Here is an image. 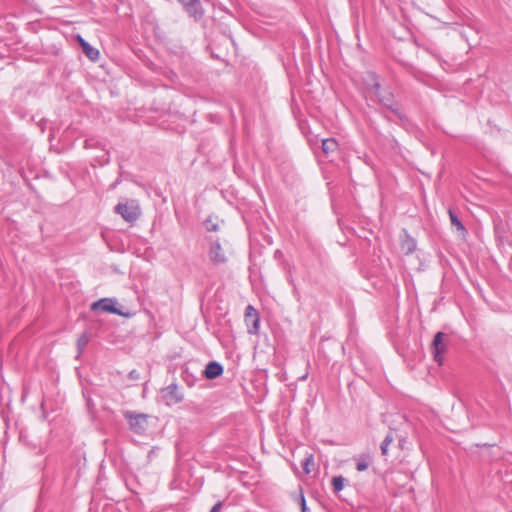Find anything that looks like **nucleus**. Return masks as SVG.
I'll return each mask as SVG.
<instances>
[{
	"label": "nucleus",
	"instance_id": "aec40b11",
	"mask_svg": "<svg viewBox=\"0 0 512 512\" xmlns=\"http://www.w3.org/2000/svg\"><path fill=\"white\" fill-rule=\"evenodd\" d=\"M205 228L209 232H215L218 230V224L214 222L212 219H207L204 223Z\"/></svg>",
	"mask_w": 512,
	"mask_h": 512
},
{
	"label": "nucleus",
	"instance_id": "393cba45",
	"mask_svg": "<svg viewBox=\"0 0 512 512\" xmlns=\"http://www.w3.org/2000/svg\"><path fill=\"white\" fill-rule=\"evenodd\" d=\"M512 512V511H511Z\"/></svg>",
	"mask_w": 512,
	"mask_h": 512
},
{
	"label": "nucleus",
	"instance_id": "6ab92c4d",
	"mask_svg": "<svg viewBox=\"0 0 512 512\" xmlns=\"http://www.w3.org/2000/svg\"><path fill=\"white\" fill-rule=\"evenodd\" d=\"M313 464H314V458H313V455L310 454L302 462V467L306 474H309L311 472L310 466H312Z\"/></svg>",
	"mask_w": 512,
	"mask_h": 512
},
{
	"label": "nucleus",
	"instance_id": "a211bd4d",
	"mask_svg": "<svg viewBox=\"0 0 512 512\" xmlns=\"http://www.w3.org/2000/svg\"><path fill=\"white\" fill-rule=\"evenodd\" d=\"M394 438L391 433H388L386 437L384 438L382 444H381V453L382 455H387L388 453V447L393 442Z\"/></svg>",
	"mask_w": 512,
	"mask_h": 512
},
{
	"label": "nucleus",
	"instance_id": "7ed1b4c3",
	"mask_svg": "<svg viewBox=\"0 0 512 512\" xmlns=\"http://www.w3.org/2000/svg\"><path fill=\"white\" fill-rule=\"evenodd\" d=\"M124 418L128 421L129 428L137 434L143 433L148 424V415L143 413H135L132 411H125Z\"/></svg>",
	"mask_w": 512,
	"mask_h": 512
},
{
	"label": "nucleus",
	"instance_id": "9b49d317",
	"mask_svg": "<svg viewBox=\"0 0 512 512\" xmlns=\"http://www.w3.org/2000/svg\"><path fill=\"white\" fill-rule=\"evenodd\" d=\"M79 43L83 49L84 54L92 61L98 60L100 53L99 51L87 43L81 36H78Z\"/></svg>",
	"mask_w": 512,
	"mask_h": 512
},
{
	"label": "nucleus",
	"instance_id": "423d86ee",
	"mask_svg": "<svg viewBox=\"0 0 512 512\" xmlns=\"http://www.w3.org/2000/svg\"><path fill=\"white\" fill-rule=\"evenodd\" d=\"M446 337V334L443 332H438L434 336L433 342H432V353L434 355V360L442 364L443 362V354L447 350V343L444 342V338Z\"/></svg>",
	"mask_w": 512,
	"mask_h": 512
},
{
	"label": "nucleus",
	"instance_id": "6e6552de",
	"mask_svg": "<svg viewBox=\"0 0 512 512\" xmlns=\"http://www.w3.org/2000/svg\"><path fill=\"white\" fill-rule=\"evenodd\" d=\"M208 256L210 261L215 265L224 264L227 261L225 252L217 240L211 242Z\"/></svg>",
	"mask_w": 512,
	"mask_h": 512
},
{
	"label": "nucleus",
	"instance_id": "f257e3e1",
	"mask_svg": "<svg viewBox=\"0 0 512 512\" xmlns=\"http://www.w3.org/2000/svg\"><path fill=\"white\" fill-rule=\"evenodd\" d=\"M373 84L370 88V93L377 97L378 101L386 108L391 110L401 121L404 120L405 115L401 112L399 105L394 100V95L389 91H382L380 83L374 74L370 75Z\"/></svg>",
	"mask_w": 512,
	"mask_h": 512
},
{
	"label": "nucleus",
	"instance_id": "dca6fc26",
	"mask_svg": "<svg viewBox=\"0 0 512 512\" xmlns=\"http://www.w3.org/2000/svg\"><path fill=\"white\" fill-rule=\"evenodd\" d=\"M89 342V337L86 333H83L79 336L78 340H77V349H78V354L80 355L85 347L87 346Z\"/></svg>",
	"mask_w": 512,
	"mask_h": 512
},
{
	"label": "nucleus",
	"instance_id": "412c9836",
	"mask_svg": "<svg viewBox=\"0 0 512 512\" xmlns=\"http://www.w3.org/2000/svg\"><path fill=\"white\" fill-rule=\"evenodd\" d=\"M221 508H222V502H221V501H219V502H217V503L212 507V509H211V511H210V512H220Z\"/></svg>",
	"mask_w": 512,
	"mask_h": 512
},
{
	"label": "nucleus",
	"instance_id": "39448f33",
	"mask_svg": "<svg viewBox=\"0 0 512 512\" xmlns=\"http://www.w3.org/2000/svg\"><path fill=\"white\" fill-rule=\"evenodd\" d=\"M116 299L113 298H101L98 301L92 303L91 310L92 311H103V312H109L121 316H129V314L123 313L116 307Z\"/></svg>",
	"mask_w": 512,
	"mask_h": 512
},
{
	"label": "nucleus",
	"instance_id": "4be33fe9",
	"mask_svg": "<svg viewBox=\"0 0 512 512\" xmlns=\"http://www.w3.org/2000/svg\"><path fill=\"white\" fill-rule=\"evenodd\" d=\"M301 510L302 512H308V509L306 507V501L303 495H301Z\"/></svg>",
	"mask_w": 512,
	"mask_h": 512
},
{
	"label": "nucleus",
	"instance_id": "ddd939ff",
	"mask_svg": "<svg viewBox=\"0 0 512 512\" xmlns=\"http://www.w3.org/2000/svg\"><path fill=\"white\" fill-rule=\"evenodd\" d=\"M337 147H338V143L333 138L322 140V151L326 155L334 152L337 149Z\"/></svg>",
	"mask_w": 512,
	"mask_h": 512
},
{
	"label": "nucleus",
	"instance_id": "b1692460",
	"mask_svg": "<svg viewBox=\"0 0 512 512\" xmlns=\"http://www.w3.org/2000/svg\"><path fill=\"white\" fill-rule=\"evenodd\" d=\"M130 376H131L132 378H134V377H135V371H132V372L130 373Z\"/></svg>",
	"mask_w": 512,
	"mask_h": 512
},
{
	"label": "nucleus",
	"instance_id": "9d476101",
	"mask_svg": "<svg viewBox=\"0 0 512 512\" xmlns=\"http://www.w3.org/2000/svg\"><path fill=\"white\" fill-rule=\"evenodd\" d=\"M185 11L188 13V15L192 18H194L196 21L201 19L204 15V10L202 8V5L200 3V0H198V3H190L184 6Z\"/></svg>",
	"mask_w": 512,
	"mask_h": 512
},
{
	"label": "nucleus",
	"instance_id": "5701e85b",
	"mask_svg": "<svg viewBox=\"0 0 512 512\" xmlns=\"http://www.w3.org/2000/svg\"><path fill=\"white\" fill-rule=\"evenodd\" d=\"M178 1L183 5V7H184L185 5H187V4L192 3V2H194V3H198V0H178Z\"/></svg>",
	"mask_w": 512,
	"mask_h": 512
},
{
	"label": "nucleus",
	"instance_id": "1a4fd4ad",
	"mask_svg": "<svg viewBox=\"0 0 512 512\" xmlns=\"http://www.w3.org/2000/svg\"><path fill=\"white\" fill-rule=\"evenodd\" d=\"M222 373H223V367L220 363H218L216 361L209 362L206 365L205 370H204V376L207 379H215V378L219 377L220 375H222Z\"/></svg>",
	"mask_w": 512,
	"mask_h": 512
},
{
	"label": "nucleus",
	"instance_id": "f3484780",
	"mask_svg": "<svg viewBox=\"0 0 512 512\" xmlns=\"http://www.w3.org/2000/svg\"><path fill=\"white\" fill-rule=\"evenodd\" d=\"M345 478L342 476H336L332 479V486L335 492H340L344 488Z\"/></svg>",
	"mask_w": 512,
	"mask_h": 512
},
{
	"label": "nucleus",
	"instance_id": "f03ea898",
	"mask_svg": "<svg viewBox=\"0 0 512 512\" xmlns=\"http://www.w3.org/2000/svg\"><path fill=\"white\" fill-rule=\"evenodd\" d=\"M115 212L120 214L122 218L127 222H134L141 215V210L136 200H127L125 202H119L115 206Z\"/></svg>",
	"mask_w": 512,
	"mask_h": 512
},
{
	"label": "nucleus",
	"instance_id": "20e7f679",
	"mask_svg": "<svg viewBox=\"0 0 512 512\" xmlns=\"http://www.w3.org/2000/svg\"><path fill=\"white\" fill-rule=\"evenodd\" d=\"M161 399L167 406H172L183 401L184 395L177 384L172 383L161 389Z\"/></svg>",
	"mask_w": 512,
	"mask_h": 512
},
{
	"label": "nucleus",
	"instance_id": "2eb2a0df",
	"mask_svg": "<svg viewBox=\"0 0 512 512\" xmlns=\"http://www.w3.org/2000/svg\"><path fill=\"white\" fill-rule=\"evenodd\" d=\"M356 461H357L356 469L361 472V471H365L368 469V467L371 463V458L367 454H362L358 458H356Z\"/></svg>",
	"mask_w": 512,
	"mask_h": 512
},
{
	"label": "nucleus",
	"instance_id": "f8f14e48",
	"mask_svg": "<svg viewBox=\"0 0 512 512\" xmlns=\"http://www.w3.org/2000/svg\"><path fill=\"white\" fill-rule=\"evenodd\" d=\"M401 249L407 255L412 254L416 250V241L409 235H406L401 243Z\"/></svg>",
	"mask_w": 512,
	"mask_h": 512
},
{
	"label": "nucleus",
	"instance_id": "4468645a",
	"mask_svg": "<svg viewBox=\"0 0 512 512\" xmlns=\"http://www.w3.org/2000/svg\"><path fill=\"white\" fill-rule=\"evenodd\" d=\"M449 218L452 226H454L462 235H465L467 232L466 228L452 210H449Z\"/></svg>",
	"mask_w": 512,
	"mask_h": 512
},
{
	"label": "nucleus",
	"instance_id": "0eeeda50",
	"mask_svg": "<svg viewBox=\"0 0 512 512\" xmlns=\"http://www.w3.org/2000/svg\"><path fill=\"white\" fill-rule=\"evenodd\" d=\"M259 321L258 311L252 305H248L245 309V322L248 326V333L256 334L258 332Z\"/></svg>",
	"mask_w": 512,
	"mask_h": 512
}]
</instances>
